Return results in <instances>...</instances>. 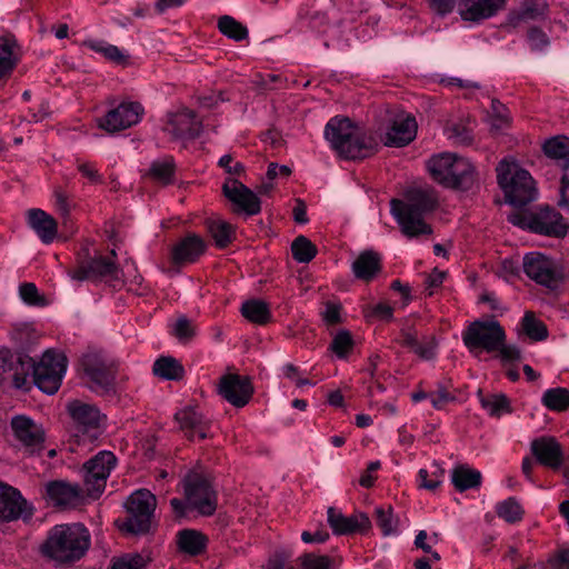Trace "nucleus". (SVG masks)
I'll list each match as a JSON object with an SVG mask.
<instances>
[{
    "label": "nucleus",
    "instance_id": "23",
    "mask_svg": "<svg viewBox=\"0 0 569 569\" xmlns=\"http://www.w3.org/2000/svg\"><path fill=\"white\" fill-rule=\"evenodd\" d=\"M222 191L226 198L237 206L238 210L249 216L260 212V200L257 194L237 179H227Z\"/></svg>",
    "mask_w": 569,
    "mask_h": 569
},
{
    "label": "nucleus",
    "instance_id": "36",
    "mask_svg": "<svg viewBox=\"0 0 569 569\" xmlns=\"http://www.w3.org/2000/svg\"><path fill=\"white\" fill-rule=\"evenodd\" d=\"M207 229L210 236L212 237L214 244L223 249L226 248L234 237V230L230 223L224 220L212 218L208 219Z\"/></svg>",
    "mask_w": 569,
    "mask_h": 569
},
{
    "label": "nucleus",
    "instance_id": "60",
    "mask_svg": "<svg viewBox=\"0 0 569 569\" xmlns=\"http://www.w3.org/2000/svg\"><path fill=\"white\" fill-rule=\"evenodd\" d=\"M19 293L21 299L28 305H39L40 296L34 283L26 282L19 287Z\"/></svg>",
    "mask_w": 569,
    "mask_h": 569
},
{
    "label": "nucleus",
    "instance_id": "25",
    "mask_svg": "<svg viewBox=\"0 0 569 569\" xmlns=\"http://www.w3.org/2000/svg\"><path fill=\"white\" fill-rule=\"evenodd\" d=\"M417 134L416 119L405 112L398 113L391 120V124L386 132V146L403 147L409 144Z\"/></svg>",
    "mask_w": 569,
    "mask_h": 569
},
{
    "label": "nucleus",
    "instance_id": "12",
    "mask_svg": "<svg viewBox=\"0 0 569 569\" xmlns=\"http://www.w3.org/2000/svg\"><path fill=\"white\" fill-rule=\"evenodd\" d=\"M508 220L515 226L527 227L531 231L545 236L563 237L568 231V226L562 216L549 207L541 208L529 218L515 213L509 216Z\"/></svg>",
    "mask_w": 569,
    "mask_h": 569
},
{
    "label": "nucleus",
    "instance_id": "38",
    "mask_svg": "<svg viewBox=\"0 0 569 569\" xmlns=\"http://www.w3.org/2000/svg\"><path fill=\"white\" fill-rule=\"evenodd\" d=\"M547 157L563 160V168L569 169V139L566 137H553L548 139L542 146Z\"/></svg>",
    "mask_w": 569,
    "mask_h": 569
},
{
    "label": "nucleus",
    "instance_id": "14",
    "mask_svg": "<svg viewBox=\"0 0 569 569\" xmlns=\"http://www.w3.org/2000/svg\"><path fill=\"white\" fill-rule=\"evenodd\" d=\"M67 410L76 425L78 433L97 439L106 426V416L90 403L72 400L67 405Z\"/></svg>",
    "mask_w": 569,
    "mask_h": 569
},
{
    "label": "nucleus",
    "instance_id": "63",
    "mask_svg": "<svg viewBox=\"0 0 569 569\" xmlns=\"http://www.w3.org/2000/svg\"><path fill=\"white\" fill-rule=\"evenodd\" d=\"M429 399L435 409L441 410L449 402L455 400V397L450 395L446 389L441 388L429 395Z\"/></svg>",
    "mask_w": 569,
    "mask_h": 569
},
{
    "label": "nucleus",
    "instance_id": "56",
    "mask_svg": "<svg viewBox=\"0 0 569 569\" xmlns=\"http://www.w3.org/2000/svg\"><path fill=\"white\" fill-rule=\"evenodd\" d=\"M173 335L180 341H187L194 335V328L191 321L184 316L179 317L173 326Z\"/></svg>",
    "mask_w": 569,
    "mask_h": 569
},
{
    "label": "nucleus",
    "instance_id": "11",
    "mask_svg": "<svg viewBox=\"0 0 569 569\" xmlns=\"http://www.w3.org/2000/svg\"><path fill=\"white\" fill-rule=\"evenodd\" d=\"M117 465L116 456L102 450L83 465V481L87 495L98 498L104 490L107 479Z\"/></svg>",
    "mask_w": 569,
    "mask_h": 569
},
{
    "label": "nucleus",
    "instance_id": "42",
    "mask_svg": "<svg viewBox=\"0 0 569 569\" xmlns=\"http://www.w3.org/2000/svg\"><path fill=\"white\" fill-rule=\"evenodd\" d=\"M83 46L118 64L126 62L127 56L117 46L103 40L89 39L83 41Z\"/></svg>",
    "mask_w": 569,
    "mask_h": 569
},
{
    "label": "nucleus",
    "instance_id": "49",
    "mask_svg": "<svg viewBox=\"0 0 569 569\" xmlns=\"http://www.w3.org/2000/svg\"><path fill=\"white\" fill-rule=\"evenodd\" d=\"M547 10V0H523L518 19L520 21L538 20L546 16Z\"/></svg>",
    "mask_w": 569,
    "mask_h": 569
},
{
    "label": "nucleus",
    "instance_id": "45",
    "mask_svg": "<svg viewBox=\"0 0 569 569\" xmlns=\"http://www.w3.org/2000/svg\"><path fill=\"white\" fill-rule=\"evenodd\" d=\"M521 329L533 341H541L548 337L547 327L536 318L532 311L525 312Z\"/></svg>",
    "mask_w": 569,
    "mask_h": 569
},
{
    "label": "nucleus",
    "instance_id": "46",
    "mask_svg": "<svg viewBox=\"0 0 569 569\" xmlns=\"http://www.w3.org/2000/svg\"><path fill=\"white\" fill-rule=\"evenodd\" d=\"M291 252L296 261L308 263L316 257L317 248L308 238L299 236L291 244Z\"/></svg>",
    "mask_w": 569,
    "mask_h": 569
},
{
    "label": "nucleus",
    "instance_id": "3",
    "mask_svg": "<svg viewBox=\"0 0 569 569\" xmlns=\"http://www.w3.org/2000/svg\"><path fill=\"white\" fill-rule=\"evenodd\" d=\"M428 170L435 181L446 188L461 191L479 186V177L473 163L463 157L445 152L428 160Z\"/></svg>",
    "mask_w": 569,
    "mask_h": 569
},
{
    "label": "nucleus",
    "instance_id": "16",
    "mask_svg": "<svg viewBox=\"0 0 569 569\" xmlns=\"http://www.w3.org/2000/svg\"><path fill=\"white\" fill-rule=\"evenodd\" d=\"M81 366L90 380V388L96 392H104L112 388L114 368L103 356L87 353L82 357Z\"/></svg>",
    "mask_w": 569,
    "mask_h": 569
},
{
    "label": "nucleus",
    "instance_id": "17",
    "mask_svg": "<svg viewBox=\"0 0 569 569\" xmlns=\"http://www.w3.org/2000/svg\"><path fill=\"white\" fill-rule=\"evenodd\" d=\"M33 367V359L24 353H12L9 349H0V376L6 380L12 378L18 389L27 386L28 377Z\"/></svg>",
    "mask_w": 569,
    "mask_h": 569
},
{
    "label": "nucleus",
    "instance_id": "50",
    "mask_svg": "<svg viewBox=\"0 0 569 569\" xmlns=\"http://www.w3.org/2000/svg\"><path fill=\"white\" fill-rule=\"evenodd\" d=\"M490 124L492 128L500 130L508 127L511 122L509 109L498 99L491 100Z\"/></svg>",
    "mask_w": 569,
    "mask_h": 569
},
{
    "label": "nucleus",
    "instance_id": "61",
    "mask_svg": "<svg viewBox=\"0 0 569 569\" xmlns=\"http://www.w3.org/2000/svg\"><path fill=\"white\" fill-rule=\"evenodd\" d=\"M439 83L447 88H458V89H479L480 84L475 81L463 80L457 77H442L439 80Z\"/></svg>",
    "mask_w": 569,
    "mask_h": 569
},
{
    "label": "nucleus",
    "instance_id": "1",
    "mask_svg": "<svg viewBox=\"0 0 569 569\" xmlns=\"http://www.w3.org/2000/svg\"><path fill=\"white\" fill-rule=\"evenodd\" d=\"M437 197L431 188H409L403 199H392L390 211L408 238L430 234L431 227L426 223L425 214L435 210Z\"/></svg>",
    "mask_w": 569,
    "mask_h": 569
},
{
    "label": "nucleus",
    "instance_id": "41",
    "mask_svg": "<svg viewBox=\"0 0 569 569\" xmlns=\"http://www.w3.org/2000/svg\"><path fill=\"white\" fill-rule=\"evenodd\" d=\"M541 402L549 410L565 411L569 408V390L562 387L547 389Z\"/></svg>",
    "mask_w": 569,
    "mask_h": 569
},
{
    "label": "nucleus",
    "instance_id": "15",
    "mask_svg": "<svg viewBox=\"0 0 569 569\" xmlns=\"http://www.w3.org/2000/svg\"><path fill=\"white\" fill-rule=\"evenodd\" d=\"M144 109L140 102L122 101L98 118L97 123L99 128L113 133L136 126L141 121Z\"/></svg>",
    "mask_w": 569,
    "mask_h": 569
},
{
    "label": "nucleus",
    "instance_id": "62",
    "mask_svg": "<svg viewBox=\"0 0 569 569\" xmlns=\"http://www.w3.org/2000/svg\"><path fill=\"white\" fill-rule=\"evenodd\" d=\"M341 306L335 302H327L322 311L323 320L327 325L333 326L341 322Z\"/></svg>",
    "mask_w": 569,
    "mask_h": 569
},
{
    "label": "nucleus",
    "instance_id": "26",
    "mask_svg": "<svg viewBox=\"0 0 569 569\" xmlns=\"http://www.w3.org/2000/svg\"><path fill=\"white\" fill-rule=\"evenodd\" d=\"M506 0H459L458 12L462 20L479 22L496 16Z\"/></svg>",
    "mask_w": 569,
    "mask_h": 569
},
{
    "label": "nucleus",
    "instance_id": "33",
    "mask_svg": "<svg viewBox=\"0 0 569 569\" xmlns=\"http://www.w3.org/2000/svg\"><path fill=\"white\" fill-rule=\"evenodd\" d=\"M208 538L193 529H184L178 533L180 549L191 556L200 555L207 547Z\"/></svg>",
    "mask_w": 569,
    "mask_h": 569
},
{
    "label": "nucleus",
    "instance_id": "48",
    "mask_svg": "<svg viewBox=\"0 0 569 569\" xmlns=\"http://www.w3.org/2000/svg\"><path fill=\"white\" fill-rule=\"evenodd\" d=\"M219 31L234 41H241L248 37V30L230 16H223L218 21Z\"/></svg>",
    "mask_w": 569,
    "mask_h": 569
},
{
    "label": "nucleus",
    "instance_id": "20",
    "mask_svg": "<svg viewBox=\"0 0 569 569\" xmlns=\"http://www.w3.org/2000/svg\"><path fill=\"white\" fill-rule=\"evenodd\" d=\"M202 130L201 121L197 119L193 111L181 109L177 112L168 113L163 131L174 140L194 139Z\"/></svg>",
    "mask_w": 569,
    "mask_h": 569
},
{
    "label": "nucleus",
    "instance_id": "8",
    "mask_svg": "<svg viewBox=\"0 0 569 569\" xmlns=\"http://www.w3.org/2000/svg\"><path fill=\"white\" fill-rule=\"evenodd\" d=\"M129 517L122 529L131 533L147 532L156 509V497L147 489L131 493L126 502Z\"/></svg>",
    "mask_w": 569,
    "mask_h": 569
},
{
    "label": "nucleus",
    "instance_id": "52",
    "mask_svg": "<svg viewBox=\"0 0 569 569\" xmlns=\"http://www.w3.org/2000/svg\"><path fill=\"white\" fill-rule=\"evenodd\" d=\"M302 569H331L333 560L326 555L306 553L299 558Z\"/></svg>",
    "mask_w": 569,
    "mask_h": 569
},
{
    "label": "nucleus",
    "instance_id": "53",
    "mask_svg": "<svg viewBox=\"0 0 569 569\" xmlns=\"http://www.w3.org/2000/svg\"><path fill=\"white\" fill-rule=\"evenodd\" d=\"M353 348V340L349 331H339L331 342V350L339 357L346 358Z\"/></svg>",
    "mask_w": 569,
    "mask_h": 569
},
{
    "label": "nucleus",
    "instance_id": "55",
    "mask_svg": "<svg viewBox=\"0 0 569 569\" xmlns=\"http://www.w3.org/2000/svg\"><path fill=\"white\" fill-rule=\"evenodd\" d=\"M146 559L139 553L124 555L112 562L111 569H143Z\"/></svg>",
    "mask_w": 569,
    "mask_h": 569
},
{
    "label": "nucleus",
    "instance_id": "18",
    "mask_svg": "<svg viewBox=\"0 0 569 569\" xmlns=\"http://www.w3.org/2000/svg\"><path fill=\"white\" fill-rule=\"evenodd\" d=\"M523 271L528 278L553 289L559 280L555 262L547 256L539 252H529L523 257Z\"/></svg>",
    "mask_w": 569,
    "mask_h": 569
},
{
    "label": "nucleus",
    "instance_id": "27",
    "mask_svg": "<svg viewBox=\"0 0 569 569\" xmlns=\"http://www.w3.org/2000/svg\"><path fill=\"white\" fill-rule=\"evenodd\" d=\"M47 499L56 507H76L81 500V488L63 480L46 485Z\"/></svg>",
    "mask_w": 569,
    "mask_h": 569
},
{
    "label": "nucleus",
    "instance_id": "59",
    "mask_svg": "<svg viewBox=\"0 0 569 569\" xmlns=\"http://www.w3.org/2000/svg\"><path fill=\"white\" fill-rule=\"evenodd\" d=\"M542 569H569V550L562 549L551 556Z\"/></svg>",
    "mask_w": 569,
    "mask_h": 569
},
{
    "label": "nucleus",
    "instance_id": "10",
    "mask_svg": "<svg viewBox=\"0 0 569 569\" xmlns=\"http://www.w3.org/2000/svg\"><path fill=\"white\" fill-rule=\"evenodd\" d=\"M188 505L202 516H211L217 509V493L210 481L201 473L190 472L183 480Z\"/></svg>",
    "mask_w": 569,
    "mask_h": 569
},
{
    "label": "nucleus",
    "instance_id": "9",
    "mask_svg": "<svg viewBox=\"0 0 569 569\" xmlns=\"http://www.w3.org/2000/svg\"><path fill=\"white\" fill-rule=\"evenodd\" d=\"M88 257V248H83L77 254L76 267L68 271L71 280L77 282L96 281L106 277L119 279V268L112 260L101 256L91 259Z\"/></svg>",
    "mask_w": 569,
    "mask_h": 569
},
{
    "label": "nucleus",
    "instance_id": "5",
    "mask_svg": "<svg viewBox=\"0 0 569 569\" xmlns=\"http://www.w3.org/2000/svg\"><path fill=\"white\" fill-rule=\"evenodd\" d=\"M496 171L498 184L508 203L522 207L537 198L538 192L531 174L520 168L516 161L501 160Z\"/></svg>",
    "mask_w": 569,
    "mask_h": 569
},
{
    "label": "nucleus",
    "instance_id": "13",
    "mask_svg": "<svg viewBox=\"0 0 569 569\" xmlns=\"http://www.w3.org/2000/svg\"><path fill=\"white\" fill-rule=\"evenodd\" d=\"M10 427L19 446L28 455L40 453L44 448L46 432L41 425L26 415L11 418Z\"/></svg>",
    "mask_w": 569,
    "mask_h": 569
},
{
    "label": "nucleus",
    "instance_id": "40",
    "mask_svg": "<svg viewBox=\"0 0 569 569\" xmlns=\"http://www.w3.org/2000/svg\"><path fill=\"white\" fill-rule=\"evenodd\" d=\"M241 315L249 321L264 325L270 319L269 307L261 300H248L241 306Z\"/></svg>",
    "mask_w": 569,
    "mask_h": 569
},
{
    "label": "nucleus",
    "instance_id": "64",
    "mask_svg": "<svg viewBox=\"0 0 569 569\" xmlns=\"http://www.w3.org/2000/svg\"><path fill=\"white\" fill-rule=\"evenodd\" d=\"M219 166L232 176H240L244 171L243 164L239 161H233L230 154L222 156L219 160Z\"/></svg>",
    "mask_w": 569,
    "mask_h": 569
},
{
    "label": "nucleus",
    "instance_id": "37",
    "mask_svg": "<svg viewBox=\"0 0 569 569\" xmlns=\"http://www.w3.org/2000/svg\"><path fill=\"white\" fill-rule=\"evenodd\" d=\"M153 373L166 380H179L184 375L182 365L172 357H161L153 363Z\"/></svg>",
    "mask_w": 569,
    "mask_h": 569
},
{
    "label": "nucleus",
    "instance_id": "31",
    "mask_svg": "<svg viewBox=\"0 0 569 569\" xmlns=\"http://www.w3.org/2000/svg\"><path fill=\"white\" fill-rule=\"evenodd\" d=\"M381 269V257L379 253L367 250L361 252L352 263V272L357 279L371 281Z\"/></svg>",
    "mask_w": 569,
    "mask_h": 569
},
{
    "label": "nucleus",
    "instance_id": "39",
    "mask_svg": "<svg viewBox=\"0 0 569 569\" xmlns=\"http://www.w3.org/2000/svg\"><path fill=\"white\" fill-rule=\"evenodd\" d=\"M478 398L481 407L493 417H500L503 413L510 412V403L508 398L502 393L483 395L478 392Z\"/></svg>",
    "mask_w": 569,
    "mask_h": 569
},
{
    "label": "nucleus",
    "instance_id": "32",
    "mask_svg": "<svg viewBox=\"0 0 569 569\" xmlns=\"http://www.w3.org/2000/svg\"><path fill=\"white\" fill-rule=\"evenodd\" d=\"M204 250L203 240L196 234H190L174 247L173 260L177 263H192L203 254Z\"/></svg>",
    "mask_w": 569,
    "mask_h": 569
},
{
    "label": "nucleus",
    "instance_id": "29",
    "mask_svg": "<svg viewBox=\"0 0 569 569\" xmlns=\"http://www.w3.org/2000/svg\"><path fill=\"white\" fill-rule=\"evenodd\" d=\"M28 222L43 243L53 242L58 233V223L52 216L41 209H30Z\"/></svg>",
    "mask_w": 569,
    "mask_h": 569
},
{
    "label": "nucleus",
    "instance_id": "54",
    "mask_svg": "<svg viewBox=\"0 0 569 569\" xmlns=\"http://www.w3.org/2000/svg\"><path fill=\"white\" fill-rule=\"evenodd\" d=\"M291 557L292 553L288 550H276L270 555L262 569H293Z\"/></svg>",
    "mask_w": 569,
    "mask_h": 569
},
{
    "label": "nucleus",
    "instance_id": "43",
    "mask_svg": "<svg viewBox=\"0 0 569 569\" xmlns=\"http://www.w3.org/2000/svg\"><path fill=\"white\" fill-rule=\"evenodd\" d=\"M445 469L436 461L429 468H422L418 472L419 487L428 490L437 489L443 481Z\"/></svg>",
    "mask_w": 569,
    "mask_h": 569
},
{
    "label": "nucleus",
    "instance_id": "7",
    "mask_svg": "<svg viewBox=\"0 0 569 569\" xmlns=\"http://www.w3.org/2000/svg\"><path fill=\"white\" fill-rule=\"evenodd\" d=\"M67 357L59 351L47 350L40 361L31 368L34 385L47 395H54L67 371Z\"/></svg>",
    "mask_w": 569,
    "mask_h": 569
},
{
    "label": "nucleus",
    "instance_id": "57",
    "mask_svg": "<svg viewBox=\"0 0 569 569\" xmlns=\"http://www.w3.org/2000/svg\"><path fill=\"white\" fill-rule=\"evenodd\" d=\"M531 50L542 51L549 46V37L539 28H531L528 32Z\"/></svg>",
    "mask_w": 569,
    "mask_h": 569
},
{
    "label": "nucleus",
    "instance_id": "44",
    "mask_svg": "<svg viewBox=\"0 0 569 569\" xmlns=\"http://www.w3.org/2000/svg\"><path fill=\"white\" fill-rule=\"evenodd\" d=\"M376 522L383 536L399 532V519L390 506L376 508Z\"/></svg>",
    "mask_w": 569,
    "mask_h": 569
},
{
    "label": "nucleus",
    "instance_id": "24",
    "mask_svg": "<svg viewBox=\"0 0 569 569\" xmlns=\"http://www.w3.org/2000/svg\"><path fill=\"white\" fill-rule=\"evenodd\" d=\"M174 419L190 440H203L209 436L210 421L196 408L187 407L179 410Z\"/></svg>",
    "mask_w": 569,
    "mask_h": 569
},
{
    "label": "nucleus",
    "instance_id": "6",
    "mask_svg": "<svg viewBox=\"0 0 569 569\" xmlns=\"http://www.w3.org/2000/svg\"><path fill=\"white\" fill-rule=\"evenodd\" d=\"M462 341L471 353H490L506 341V331L495 319L475 320L463 330Z\"/></svg>",
    "mask_w": 569,
    "mask_h": 569
},
{
    "label": "nucleus",
    "instance_id": "34",
    "mask_svg": "<svg viewBox=\"0 0 569 569\" xmlns=\"http://www.w3.org/2000/svg\"><path fill=\"white\" fill-rule=\"evenodd\" d=\"M451 482L458 491L477 488L481 483V473L467 466H458L451 472Z\"/></svg>",
    "mask_w": 569,
    "mask_h": 569
},
{
    "label": "nucleus",
    "instance_id": "2",
    "mask_svg": "<svg viewBox=\"0 0 569 569\" xmlns=\"http://www.w3.org/2000/svg\"><path fill=\"white\" fill-rule=\"evenodd\" d=\"M90 547V535L80 523L57 525L41 545L42 555L58 563L79 560Z\"/></svg>",
    "mask_w": 569,
    "mask_h": 569
},
{
    "label": "nucleus",
    "instance_id": "21",
    "mask_svg": "<svg viewBox=\"0 0 569 569\" xmlns=\"http://www.w3.org/2000/svg\"><path fill=\"white\" fill-rule=\"evenodd\" d=\"M530 450L540 465L552 470L561 469L565 452L562 446L555 437L542 436L532 440Z\"/></svg>",
    "mask_w": 569,
    "mask_h": 569
},
{
    "label": "nucleus",
    "instance_id": "4",
    "mask_svg": "<svg viewBox=\"0 0 569 569\" xmlns=\"http://www.w3.org/2000/svg\"><path fill=\"white\" fill-rule=\"evenodd\" d=\"M325 138L345 159H361L373 152L372 139L365 136L349 118H331L326 124Z\"/></svg>",
    "mask_w": 569,
    "mask_h": 569
},
{
    "label": "nucleus",
    "instance_id": "28",
    "mask_svg": "<svg viewBox=\"0 0 569 569\" xmlns=\"http://www.w3.org/2000/svg\"><path fill=\"white\" fill-rule=\"evenodd\" d=\"M27 501L20 492L11 486L0 481V518L3 520L18 519L23 515H30Z\"/></svg>",
    "mask_w": 569,
    "mask_h": 569
},
{
    "label": "nucleus",
    "instance_id": "19",
    "mask_svg": "<svg viewBox=\"0 0 569 569\" xmlns=\"http://www.w3.org/2000/svg\"><path fill=\"white\" fill-rule=\"evenodd\" d=\"M219 395L237 408L244 407L253 395V386L249 377L228 373L220 378Z\"/></svg>",
    "mask_w": 569,
    "mask_h": 569
},
{
    "label": "nucleus",
    "instance_id": "51",
    "mask_svg": "<svg viewBox=\"0 0 569 569\" xmlns=\"http://www.w3.org/2000/svg\"><path fill=\"white\" fill-rule=\"evenodd\" d=\"M52 199L56 211L64 219L70 216L71 210L76 207L72 197L60 187L54 188Z\"/></svg>",
    "mask_w": 569,
    "mask_h": 569
},
{
    "label": "nucleus",
    "instance_id": "58",
    "mask_svg": "<svg viewBox=\"0 0 569 569\" xmlns=\"http://www.w3.org/2000/svg\"><path fill=\"white\" fill-rule=\"evenodd\" d=\"M437 341L433 336L423 337L421 341H419V347L416 349V355L425 360H430L436 356L437 350Z\"/></svg>",
    "mask_w": 569,
    "mask_h": 569
},
{
    "label": "nucleus",
    "instance_id": "30",
    "mask_svg": "<svg viewBox=\"0 0 569 569\" xmlns=\"http://www.w3.org/2000/svg\"><path fill=\"white\" fill-rule=\"evenodd\" d=\"M19 60V46L13 34L0 37V83L7 79Z\"/></svg>",
    "mask_w": 569,
    "mask_h": 569
},
{
    "label": "nucleus",
    "instance_id": "47",
    "mask_svg": "<svg viewBox=\"0 0 569 569\" xmlns=\"http://www.w3.org/2000/svg\"><path fill=\"white\" fill-rule=\"evenodd\" d=\"M497 515L509 523L518 522L523 517V509L513 497H510L496 506Z\"/></svg>",
    "mask_w": 569,
    "mask_h": 569
},
{
    "label": "nucleus",
    "instance_id": "35",
    "mask_svg": "<svg viewBox=\"0 0 569 569\" xmlns=\"http://www.w3.org/2000/svg\"><path fill=\"white\" fill-rule=\"evenodd\" d=\"M176 164L172 157H163L151 162L149 176L152 180L171 184L174 182Z\"/></svg>",
    "mask_w": 569,
    "mask_h": 569
},
{
    "label": "nucleus",
    "instance_id": "22",
    "mask_svg": "<svg viewBox=\"0 0 569 569\" xmlns=\"http://www.w3.org/2000/svg\"><path fill=\"white\" fill-rule=\"evenodd\" d=\"M327 520L335 535H352L365 532L370 529L369 517L363 512H355L351 516H345L333 507L328 508Z\"/></svg>",
    "mask_w": 569,
    "mask_h": 569
}]
</instances>
